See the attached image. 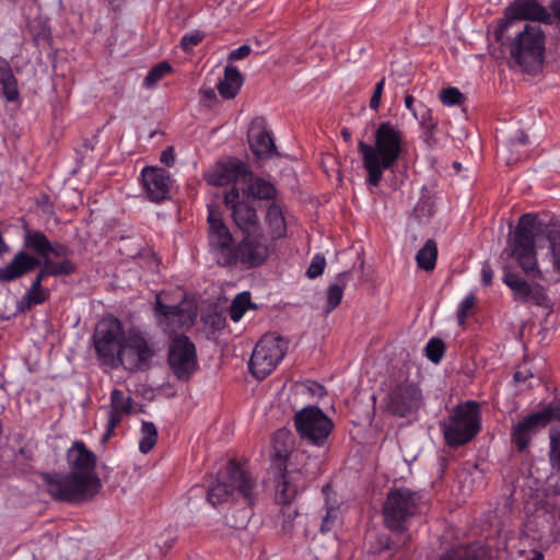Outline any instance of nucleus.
<instances>
[{"instance_id":"obj_17","label":"nucleus","mask_w":560,"mask_h":560,"mask_svg":"<svg viewBox=\"0 0 560 560\" xmlns=\"http://www.w3.org/2000/svg\"><path fill=\"white\" fill-rule=\"evenodd\" d=\"M224 205L231 212L232 220L242 233H253L261 230L256 209L241 198L240 190L232 186L224 194Z\"/></svg>"},{"instance_id":"obj_55","label":"nucleus","mask_w":560,"mask_h":560,"mask_svg":"<svg viewBox=\"0 0 560 560\" xmlns=\"http://www.w3.org/2000/svg\"><path fill=\"white\" fill-rule=\"evenodd\" d=\"M529 376H532V374H525L524 372L522 371H517L515 372L514 374V380L516 382H525Z\"/></svg>"},{"instance_id":"obj_32","label":"nucleus","mask_w":560,"mask_h":560,"mask_svg":"<svg viewBox=\"0 0 560 560\" xmlns=\"http://www.w3.org/2000/svg\"><path fill=\"white\" fill-rule=\"evenodd\" d=\"M436 258L438 247L435 242L432 240L427 241L416 255L418 267L427 271L435 268Z\"/></svg>"},{"instance_id":"obj_59","label":"nucleus","mask_w":560,"mask_h":560,"mask_svg":"<svg viewBox=\"0 0 560 560\" xmlns=\"http://www.w3.org/2000/svg\"><path fill=\"white\" fill-rule=\"evenodd\" d=\"M557 418L560 420V416H559V417H557Z\"/></svg>"},{"instance_id":"obj_13","label":"nucleus","mask_w":560,"mask_h":560,"mask_svg":"<svg viewBox=\"0 0 560 560\" xmlns=\"http://www.w3.org/2000/svg\"><path fill=\"white\" fill-rule=\"evenodd\" d=\"M529 21L536 24H550L552 21L551 13L541 5L537 0H514L504 12L495 32L498 37H502L510 28H513L517 22Z\"/></svg>"},{"instance_id":"obj_20","label":"nucleus","mask_w":560,"mask_h":560,"mask_svg":"<svg viewBox=\"0 0 560 560\" xmlns=\"http://www.w3.org/2000/svg\"><path fill=\"white\" fill-rule=\"evenodd\" d=\"M555 415L550 408L534 412L520 421L512 430V440L518 451H524L529 444L532 436L545 428Z\"/></svg>"},{"instance_id":"obj_37","label":"nucleus","mask_w":560,"mask_h":560,"mask_svg":"<svg viewBox=\"0 0 560 560\" xmlns=\"http://www.w3.org/2000/svg\"><path fill=\"white\" fill-rule=\"evenodd\" d=\"M476 556L470 547L459 545L447 550L438 560H475Z\"/></svg>"},{"instance_id":"obj_48","label":"nucleus","mask_w":560,"mask_h":560,"mask_svg":"<svg viewBox=\"0 0 560 560\" xmlns=\"http://www.w3.org/2000/svg\"><path fill=\"white\" fill-rule=\"evenodd\" d=\"M384 85H385V79H382L381 81H378L375 84L373 95L370 100V107L372 109L376 110L380 107L382 94L384 91Z\"/></svg>"},{"instance_id":"obj_56","label":"nucleus","mask_w":560,"mask_h":560,"mask_svg":"<svg viewBox=\"0 0 560 560\" xmlns=\"http://www.w3.org/2000/svg\"><path fill=\"white\" fill-rule=\"evenodd\" d=\"M523 560H542L541 553H534L532 556H525Z\"/></svg>"},{"instance_id":"obj_5","label":"nucleus","mask_w":560,"mask_h":560,"mask_svg":"<svg viewBox=\"0 0 560 560\" xmlns=\"http://www.w3.org/2000/svg\"><path fill=\"white\" fill-rule=\"evenodd\" d=\"M545 38L539 24L526 23L511 43V55L524 71L534 72L542 65Z\"/></svg>"},{"instance_id":"obj_50","label":"nucleus","mask_w":560,"mask_h":560,"mask_svg":"<svg viewBox=\"0 0 560 560\" xmlns=\"http://www.w3.org/2000/svg\"><path fill=\"white\" fill-rule=\"evenodd\" d=\"M13 77H14V74L10 67V63L5 59L0 58V83L4 82L5 80H9Z\"/></svg>"},{"instance_id":"obj_53","label":"nucleus","mask_w":560,"mask_h":560,"mask_svg":"<svg viewBox=\"0 0 560 560\" xmlns=\"http://www.w3.org/2000/svg\"><path fill=\"white\" fill-rule=\"evenodd\" d=\"M415 98L411 95L405 96V106L412 113V115L418 118L416 108L413 106Z\"/></svg>"},{"instance_id":"obj_57","label":"nucleus","mask_w":560,"mask_h":560,"mask_svg":"<svg viewBox=\"0 0 560 560\" xmlns=\"http://www.w3.org/2000/svg\"><path fill=\"white\" fill-rule=\"evenodd\" d=\"M423 109L424 110H423V114H422L421 119H420L421 124H424L427 117H430V110L428 108H423Z\"/></svg>"},{"instance_id":"obj_12","label":"nucleus","mask_w":560,"mask_h":560,"mask_svg":"<svg viewBox=\"0 0 560 560\" xmlns=\"http://www.w3.org/2000/svg\"><path fill=\"white\" fill-rule=\"evenodd\" d=\"M153 310L158 325L167 334L190 328L197 317V308L191 303L183 301L167 305L163 303L161 293L155 296Z\"/></svg>"},{"instance_id":"obj_2","label":"nucleus","mask_w":560,"mask_h":560,"mask_svg":"<svg viewBox=\"0 0 560 560\" xmlns=\"http://www.w3.org/2000/svg\"><path fill=\"white\" fill-rule=\"evenodd\" d=\"M358 150L366 172L365 183L376 187L382 182L384 172L396 165L404 154L405 136L397 126L388 121L382 122L374 133V142L360 141Z\"/></svg>"},{"instance_id":"obj_19","label":"nucleus","mask_w":560,"mask_h":560,"mask_svg":"<svg viewBox=\"0 0 560 560\" xmlns=\"http://www.w3.org/2000/svg\"><path fill=\"white\" fill-rule=\"evenodd\" d=\"M247 165L237 159H228L211 166L205 174L208 184L225 186L246 180L249 175Z\"/></svg>"},{"instance_id":"obj_23","label":"nucleus","mask_w":560,"mask_h":560,"mask_svg":"<svg viewBox=\"0 0 560 560\" xmlns=\"http://www.w3.org/2000/svg\"><path fill=\"white\" fill-rule=\"evenodd\" d=\"M107 410V422L106 432L104 440H107L115 428L127 416L133 412V400L120 389H113L110 393V402L104 407Z\"/></svg>"},{"instance_id":"obj_51","label":"nucleus","mask_w":560,"mask_h":560,"mask_svg":"<svg viewBox=\"0 0 560 560\" xmlns=\"http://www.w3.org/2000/svg\"><path fill=\"white\" fill-rule=\"evenodd\" d=\"M493 279V271L489 264H483L481 268V280L485 285H490Z\"/></svg>"},{"instance_id":"obj_29","label":"nucleus","mask_w":560,"mask_h":560,"mask_svg":"<svg viewBox=\"0 0 560 560\" xmlns=\"http://www.w3.org/2000/svg\"><path fill=\"white\" fill-rule=\"evenodd\" d=\"M248 142L252 152L258 159L271 158L276 151L271 136L264 129L252 128L248 133Z\"/></svg>"},{"instance_id":"obj_30","label":"nucleus","mask_w":560,"mask_h":560,"mask_svg":"<svg viewBox=\"0 0 560 560\" xmlns=\"http://www.w3.org/2000/svg\"><path fill=\"white\" fill-rule=\"evenodd\" d=\"M243 84V77L235 66L228 65L224 75L218 83V91L223 98H234Z\"/></svg>"},{"instance_id":"obj_44","label":"nucleus","mask_w":560,"mask_h":560,"mask_svg":"<svg viewBox=\"0 0 560 560\" xmlns=\"http://www.w3.org/2000/svg\"><path fill=\"white\" fill-rule=\"evenodd\" d=\"M548 240L550 243L553 268L557 272L560 273V232L552 231L548 235Z\"/></svg>"},{"instance_id":"obj_27","label":"nucleus","mask_w":560,"mask_h":560,"mask_svg":"<svg viewBox=\"0 0 560 560\" xmlns=\"http://www.w3.org/2000/svg\"><path fill=\"white\" fill-rule=\"evenodd\" d=\"M265 224L269 236L273 240H280L287 236V222L282 207L277 202L268 205L265 214Z\"/></svg>"},{"instance_id":"obj_40","label":"nucleus","mask_w":560,"mask_h":560,"mask_svg":"<svg viewBox=\"0 0 560 560\" xmlns=\"http://www.w3.org/2000/svg\"><path fill=\"white\" fill-rule=\"evenodd\" d=\"M440 101L445 106H455L463 103L464 96L457 88H446L441 91Z\"/></svg>"},{"instance_id":"obj_11","label":"nucleus","mask_w":560,"mask_h":560,"mask_svg":"<svg viewBox=\"0 0 560 560\" xmlns=\"http://www.w3.org/2000/svg\"><path fill=\"white\" fill-rule=\"evenodd\" d=\"M294 422L302 440L315 446H323L334 428L330 418L314 406L296 412Z\"/></svg>"},{"instance_id":"obj_14","label":"nucleus","mask_w":560,"mask_h":560,"mask_svg":"<svg viewBox=\"0 0 560 560\" xmlns=\"http://www.w3.org/2000/svg\"><path fill=\"white\" fill-rule=\"evenodd\" d=\"M209 246L217 261L222 266H233V236L229 228L222 221L219 212L209 208Z\"/></svg>"},{"instance_id":"obj_42","label":"nucleus","mask_w":560,"mask_h":560,"mask_svg":"<svg viewBox=\"0 0 560 560\" xmlns=\"http://www.w3.org/2000/svg\"><path fill=\"white\" fill-rule=\"evenodd\" d=\"M550 462L553 468L560 470V431H550Z\"/></svg>"},{"instance_id":"obj_25","label":"nucleus","mask_w":560,"mask_h":560,"mask_svg":"<svg viewBox=\"0 0 560 560\" xmlns=\"http://www.w3.org/2000/svg\"><path fill=\"white\" fill-rule=\"evenodd\" d=\"M40 266V259L25 250H19L12 260L0 268V280L11 282Z\"/></svg>"},{"instance_id":"obj_26","label":"nucleus","mask_w":560,"mask_h":560,"mask_svg":"<svg viewBox=\"0 0 560 560\" xmlns=\"http://www.w3.org/2000/svg\"><path fill=\"white\" fill-rule=\"evenodd\" d=\"M304 486L302 471H288L281 475L276 488V499L281 504L290 503Z\"/></svg>"},{"instance_id":"obj_43","label":"nucleus","mask_w":560,"mask_h":560,"mask_svg":"<svg viewBox=\"0 0 560 560\" xmlns=\"http://www.w3.org/2000/svg\"><path fill=\"white\" fill-rule=\"evenodd\" d=\"M475 304V295L472 293L467 294L457 306V320L460 326H464L466 319L472 310Z\"/></svg>"},{"instance_id":"obj_3","label":"nucleus","mask_w":560,"mask_h":560,"mask_svg":"<svg viewBox=\"0 0 560 560\" xmlns=\"http://www.w3.org/2000/svg\"><path fill=\"white\" fill-rule=\"evenodd\" d=\"M540 233L541 226L536 217L523 214L510 243V255L528 277L542 279L535 253V243Z\"/></svg>"},{"instance_id":"obj_35","label":"nucleus","mask_w":560,"mask_h":560,"mask_svg":"<svg viewBox=\"0 0 560 560\" xmlns=\"http://www.w3.org/2000/svg\"><path fill=\"white\" fill-rule=\"evenodd\" d=\"M253 306L250 302V294L247 291L238 293L231 303L230 317L233 322L237 323L242 319L245 312Z\"/></svg>"},{"instance_id":"obj_24","label":"nucleus","mask_w":560,"mask_h":560,"mask_svg":"<svg viewBox=\"0 0 560 560\" xmlns=\"http://www.w3.org/2000/svg\"><path fill=\"white\" fill-rule=\"evenodd\" d=\"M503 282L510 288L516 302L540 305L546 299L540 285L530 284L513 272L506 271L503 277Z\"/></svg>"},{"instance_id":"obj_15","label":"nucleus","mask_w":560,"mask_h":560,"mask_svg":"<svg viewBox=\"0 0 560 560\" xmlns=\"http://www.w3.org/2000/svg\"><path fill=\"white\" fill-rule=\"evenodd\" d=\"M422 400L420 388L410 381H402L390 388L386 398V408L394 416L407 417L419 410Z\"/></svg>"},{"instance_id":"obj_1","label":"nucleus","mask_w":560,"mask_h":560,"mask_svg":"<svg viewBox=\"0 0 560 560\" xmlns=\"http://www.w3.org/2000/svg\"><path fill=\"white\" fill-rule=\"evenodd\" d=\"M68 474H47L44 477L48 493L57 501L81 503L95 497L101 481L94 472L95 455L83 442L77 441L67 452Z\"/></svg>"},{"instance_id":"obj_22","label":"nucleus","mask_w":560,"mask_h":560,"mask_svg":"<svg viewBox=\"0 0 560 560\" xmlns=\"http://www.w3.org/2000/svg\"><path fill=\"white\" fill-rule=\"evenodd\" d=\"M24 246L40 256V260L46 258H60L68 257L69 248L60 243H51L44 233L39 231L26 230L24 233Z\"/></svg>"},{"instance_id":"obj_54","label":"nucleus","mask_w":560,"mask_h":560,"mask_svg":"<svg viewBox=\"0 0 560 560\" xmlns=\"http://www.w3.org/2000/svg\"><path fill=\"white\" fill-rule=\"evenodd\" d=\"M552 12L560 23V0H555L551 4Z\"/></svg>"},{"instance_id":"obj_8","label":"nucleus","mask_w":560,"mask_h":560,"mask_svg":"<svg viewBox=\"0 0 560 560\" xmlns=\"http://www.w3.org/2000/svg\"><path fill=\"white\" fill-rule=\"evenodd\" d=\"M154 354L155 350L148 334L138 327L129 328L124 338L117 368L121 365L128 371L144 370Z\"/></svg>"},{"instance_id":"obj_6","label":"nucleus","mask_w":560,"mask_h":560,"mask_svg":"<svg viewBox=\"0 0 560 560\" xmlns=\"http://www.w3.org/2000/svg\"><path fill=\"white\" fill-rule=\"evenodd\" d=\"M481 428L479 406L467 401L457 406L443 423V434L447 445L458 446L472 440Z\"/></svg>"},{"instance_id":"obj_41","label":"nucleus","mask_w":560,"mask_h":560,"mask_svg":"<svg viewBox=\"0 0 560 560\" xmlns=\"http://www.w3.org/2000/svg\"><path fill=\"white\" fill-rule=\"evenodd\" d=\"M0 93L7 102H15L20 96L15 77L0 83Z\"/></svg>"},{"instance_id":"obj_58","label":"nucleus","mask_w":560,"mask_h":560,"mask_svg":"<svg viewBox=\"0 0 560 560\" xmlns=\"http://www.w3.org/2000/svg\"><path fill=\"white\" fill-rule=\"evenodd\" d=\"M390 549H392V547L389 546V544H388V542H386V545H385V546L383 547V549H382V552H387V551H389Z\"/></svg>"},{"instance_id":"obj_4","label":"nucleus","mask_w":560,"mask_h":560,"mask_svg":"<svg viewBox=\"0 0 560 560\" xmlns=\"http://www.w3.org/2000/svg\"><path fill=\"white\" fill-rule=\"evenodd\" d=\"M424 503V494L421 491H412L409 488H396L387 493L383 505L384 522L392 532H404L406 525Z\"/></svg>"},{"instance_id":"obj_7","label":"nucleus","mask_w":560,"mask_h":560,"mask_svg":"<svg viewBox=\"0 0 560 560\" xmlns=\"http://www.w3.org/2000/svg\"><path fill=\"white\" fill-rule=\"evenodd\" d=\"M126 332L122 323L115 316H105L97 323L93 334V346L103 365L117 368Z\"/></svg>"},{"instance_id":"obj_34","label":"nucleus","mask_w":560,"mask_h":560,"mask_svg":"<svg viewBox=\"0 0 560 560\" xmlns=\"http://www.w3.org/2000/svg\"><path fill=\"white\" fill-rule=\"evenodd\" d=\"M158 440V430L153 422L142 421L141 439L139 441V450L141 453H149L155 445Z\"/></svg>"},{"instance_id":"obj_31","label":"nucleus","mask_w":560,"mask_h":560,"mask_svg":"<svg viewBox=\"0 0 560 560\" xmlns=\"http://www.w3.org/2000/svg\"><path fill=\"white\" fill-rule=\"evenodd\" d=\"M277 190L275 186L260 177L254 178L246 189L243 190V195H247L258 200H271L276 197Z\"/></svg>"},{"instance_id":"obj_21","label":"nucleus","mask_w":560,"mask_h":560,"mask_svg":"<svg viewBox=\"0 0 560 560\" xmlns=\"http://www.w3.org/2000/svg\"><path fill=\"white\" fill-rule=\"evenodd\" d=\"M142 187L147 197L155 202L166 199L172 187L170 174L160 167H144L141 171Z\"/></svg>"},{"instance_id":"obj_28","label":"nucleus","mask_w":560,"mask_h":560,"mask_svg":"<svg viewBox=\"0 0 560 560\" xmlns=\"http://www.w3.org/2000/svg\"><path fill=\"white\" fill-rule=\"evenodd\" d=\"M40 265L43 267L33 280L32 285L42 287L43 280L48 276H69L75 271V264L68 258L61 259L59 262L46 258V260H40Z\"/></svg>"},{"instance_id":"obj_10","label":"nucleus","mask_w":560,"mask_h":560,"mask_svg":"<svg viewBox=\"0 0 560 560\" xmlns=\"http://www.w3.org/2000/svg\"><path fill=\"white\" fill-rule=\"evenodd\" d=\"M228 479L229 482L218 481L210 487L208 501L215 506L218 503L229 500L236 491L250 504L254 500V482L248 474L237 464L231 462L228 466Z\"/></svg>"},{"instance_id":"obj_49","label":"nucleus","mask_w":560,"mask_h":560,"mask_svg":"<svg viewBox=\"0 0 560 560\" xmlns=\"http://www.w3.org/2000/svg\"><path fill=\"white\" fill-rule=\"evenodd\" d=\"M249 52H250V47L248 45H242L229 54V60L230 61L241 60V59L247 57L249 55Z\"/></svg>"},{"instance_id":"obj_39","label":"nucleus","mask_w":560,"mask_h":560,"mask_svg":"<svg viewBox=\"0 0 560 560\" xmlns=\"http://www.w3.org/2000/svg\"><path fill=\"white\" fill-rule=\"evenodd\" d=\"M444 342L439 338H432L427 343L425 354L430 361L439 363L444 354Z\"/></svg>"},{"instance_id":"obj_52","label":"nucleus","mask_w":560,"mask_h":560,"mask_svg":"<svg viewBox=\"0 0 560 560\" xmlns=\"http://www.w3.org/2000/svg\"><path fill=\"white\" fill-rule=\"evenodd\" d=\"M175 156L172 148L165 149L161 154V162L171 166L174 164Z\"/></svg>"},{"instance_id":"obj_38","label":"nucleus","mask_w":560,"mask_h":560,"mask_svg":"<svg viewBox=\"0 0 560 560\" xmlns=\"http://www.w3.org/2000/svg\"><path fill=\"white\" fill-rule=\"evenodd\" d=\"M48 298L49 291L47 289L31 284V288L27 290L24 300L26 301V306L30 308L33 305L43 304Z\"/></svg>"},{"instance_id":"obj_46","label":"nucleus","mask_w":560,"mask_h":560,"mask_svg":"<svg viewBox=\"0 0 560 560\" xmlns=\"http://www.w3.org/2000/svg\"><path fill=\"white\" fill-rule=\"evenodd\" d=\"M338 517H339V509H338V506L328 505L327 506V511H326V515L323 518V522H322V525H320V530L322 532L330 530Z\"/></svg>"},{"instance_id":"obj_9","label":"nucleus","mask_w":560,"mask_h":560,"mask_svg":"<svg viewBox=\"0 0 560 560\" xmlns=\"http://www.w3.org/2000/svg\"><path fill=\"white\" fill-rule=\"evenodd\" d=\"M287 341L275 335H265L254 348L249 360V369L256 378L268 376L284 358Z\"/></svg>"},{"instance_id":"obj_18","label":"nucleus","mask_w":560,"mask_h":560,"mask_svg":"<svg viewBox=\"0 0 560 560\" xmlns=\"http://www.w3.org/2000/svg\"><path fill=\"white\" fill-rule=\"evenodd\" d=\"M233 266L241 264L246 268L260 266L269 256V246L265 243L262 231L243 233L242 241L234 247Z\"/></svg>"},{"instance_id":"obj_47","label":"nucleus","mask_w":560,"mask_h":560,"mask_svg":"<svg viewBox=\"0 0 560 560\" xmlns=\"http://www.w3.org/2000/svg\"><path fill=\"white\" fill-rule=\"evenodd\" d=\"M203 38V34L200 31H192L183 36L180 40V47L184 50H189L192 47L197 46Z\"/></svg>"},{"instance_id":"obj_33","label":"nucleus","mask_w":560,"mask_h":560,"mask_svg":"<svg viewBox=\"0 0 560 560\" xmlns=\"http://www.w3.org/2000/svg\"><path fill=\"white\" fill-rule=\"evenodd\" d=\"M348 278H349V275L347 272L339 273L337 277V282L332 283L328 287V289H327V303H328L327 312L332 311L340 304V302L342 300V295H343V289L347 284Z\"/></svg>"},{"instance_id":"obj_16","label":"nucleus","mask_w":560,"mask_h":560,"mask_svg":"<svg viewBox=\"0 0 560 560\" xmlns=\"http://www.w3.org/2000/svg\"><path fill=\"white\" fill-rule=\"evenodd\" d=\"M168 364L178 380L186 381L198 369L195 345L186 336L175 337L168 349Z\"/></svg>"},{"instance_id":"obj_36","label":"nucleus","mask_w":560,"mask_h":560,"mask_svg":"<svg viewBox=\"0 0 560 560\" xmlns=\"http://www.w3.org/2000/svg\"><path fill=\"white\" fill-rule=\"evenodd\" d=\"M173 71L172 66L166 62L162 61L154 66L144 78L143 84L148 89H153L158 82H160L166 74L171 73Z\"/></svg>"},{"instance_id":"obj_45","label":"nucleus","mask_w":560,"mask_h":560,"mask_svg":"<svg viewBox=\"0 0 560 560\" xmlns=\"http://www.w3.org/2000/svg\"><path fill=\"white\" fill-rule=\"evenodd\" d=\"M325 266H326L325 257L322 256L320 254L315 255L306 270V276L310 279H315V278L319 277L324 272Z\"/></svg>"}]
</instances>
